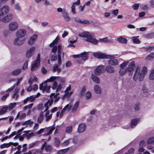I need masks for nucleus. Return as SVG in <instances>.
<instances>
[{"label": "nucleus", "instance_id": "1", "mask_svg": "<svg viewBox=\"0 0 154 154\" xmlns=\"http://www.w3.org/2000/svg\"><path fill=\"white\" fill-rule=\"evenodd\" d=\"M147 72L146 67H144L141 69L140 66H137L133 75V79L134 81H136L137 79L140 82L143 81Z\"/></svg>", "mask_w": 154, "mask_h": 154}, {"label": "nucleus", "instance_id": "2", "mask_svg": "<svg viewBox=\"0 0 154 154\" xmlns=\"http://www.w3.org/2000/svg\"><path fill=\"white\" fill-rule=\"evenodd\" d=\"M78 35L81 38H85L86 41L96 45L98 43V41L96 38H93L92 34L88 32H80Z\"/></svg>", "mask_w": 154, "mask_h": 154}, {"label": "nucleus", "instance_id": "3", "mask_svg": "<svg viewBox=\"0 0 154 154\" xmlns=\"http://www.w3.org/2000/svg\"><path fill=\"white\" fill-rule=\"evenodd\" d=\"M40 55L38 53L35 60L31 64V70L32 71L36 70L38 68L40 61Z\"/></svg>", "mask_w": 154, "mask_h": 154}, {"label": "nucleus", "instance_id": "4", "mask_svg": "<svg viewBox=\"0 0 154 154\" xmlns=\"http://www.w3.org/2000/svg\"><path fill=\"white\" fill-rule=\"evenodd\" d=\"M57 50H58V64L60 65L62 62L61 57V48L60 45H58L57 46H54L52 48L51 51L52 52L55 53Z\"/></svg>", "mask_w": 154, "mask_h": 154}, {"label": "nucleus", "instance_id": "5", "mask_svg": "<svg viewBox=\"0 0 154 154\" xmlns=\"http://www.w3.org/2000/svg\"><path fill=\"white\" fill-rule=\"evenodd\" d=\"M73 57L74 58H78L77 60L79 63H82V61L80 60L81 59L84 61H85L88 59V54L86 52H84L79 55H74Z\"/></svg>", "mask_w": 154, "mask_h": 154}, {"label": "nucleus", "instance_id": "6", "mask_svg": "<svg viewBox=\"0 0 154 154\" xmlns=\"http://www.w3.org/2000/svg\"><path fill=\"white\" fill-rule=\"evenodd\" d=\"M55 80L59 82L60 84L62 85L64 84L65 81V79L59 76H51L47 79V81L49 82H53Z\"/></svg>", "mask_w": 154, "mask_h": 154}, {"label": "nucleus", "instance_id": "7", "mask_svg": "<svg viewBox=\"0 0 154 154\" xmlns=\"http://www.w3.org/2000/svg\"><path fill=\"white\" fill-rule=\"evenodd\" d=\"M19 25L18 23L15 21L11 22L8 26L9 30L11 32L17 30L19 28Z\"/></svg>", "mask_w": 154, "mask_h": 154}, {"label": "nucleus", "instance_id": "8", "mask_svg": "<svg viewBox=\"0 0 154 154\" xmlns=\"http://www.w3.org/2000/svg\"><path fill=\"white\" fill-rule=\"evenodd\" d=\"M48 82H50L48 81L47 79L44 82H42L39 85V89L41 90H42L43 92H49V90L51 88V86L50 85H47V83Z\"/></svg>", "mask_w": 154, "mask_h": 154}, {"label": "nucleus", "instance_id": "9", "mask_svg": "<svg viewBox=\"0 0 154 154\" xmlns=\"http://www.w3.org/2000/svg\"><path fill=\"white\" fill-rule=\"evenodd\" d=\"M120 116L118 115L111 116L109 119V125H112L113 124H115L118 122Z\"/></svg>", "mask_w": 154, "mask_h": 154}, {"label": "nucleus", "instance_id": "10", "mask_svg": "<svg viewBox=\"0 0 154 154\" xmlns=\"http://www.w3.org/2000/svg\"><path fill=\"white\" fill-rule=\"evenodd\" d=\"M26 31L24 29H20L18 30L16 32V35L17 37L22 38L26 35Z\"/></svg>", "mask_w": 154, "mask_h": 154}, {"label": "nucleus", "instance_id": "11", "mask_svg": "<svg viewBox=\"0 0 154 154\" xmlns=\"http://www.w3.org/2000/svg\"><path fill=\"white\" fill-rule=\"evenodd\" d=\"M10 8L7 5L3 6L0 9V15L4 16L9 12Z\"/></svg>", "mask_w": 154, "mask_h": 154}, {"label": "nucleus", "instance_id": "12", "mask_svg": "<svg viewBox=\"0 0 154 154\" xmlns=\"http://www.w3.org/2000/svg\"><path fill=\"white\" fill-rule=\"evenodd\" d=\"M21 38L16 37L14 41V43L15 45L20 46L23 44L24 43L25 40L21 39Z\"/></svg>", "mask_w": 154, "mask_h": 154}, {"label": "nucleus", "instance_id": "13", "mask_svg": "<svg viewBox=\"0 0 154 154\" xmlns=\"http://www.w3.org/2000/svg\"><path fill=\"white\" fill-rule=\"evenodd\" d=\"M93 56L98 58L106 59L109 58V56L101 53L100 52H96L93 53Z\"/></svg>", "mask_w": 154, "mask_h": 154}, {"label": "nucleus", "instance_id": "14", "mask_svg": "<svg viewBox=\"0 0 154 154\" xmlns=\"http://www.w3.org/2000/svg\"><path fill=\"white\" fill-rule=\"evenodd\" d=\"M13 15L11 13L8 14L2 19V21L5 23H7L13 19Z\"/></svg>", "mask_w": 154, "mask_h": 154}, {"label": "nucleus", "instance_id": "15", "mask_svg": "<svg viewBox=\"0 0 154 154\" xmlns=\"http://www.w3.org/2000/svg\"><path fill=\"white\" fill-rule=\"evenodd\" d=\"M35 50V47L34 46L32 47L29 49L26 53V57L28 58L31 57L34 54Z\"/></svg>", "mask_w": 154, "mask_h": 154}, {"label": "nucleus", "instance_id": "16", "mask_svg": "<svg viewBox=\"0 0 154 154\" xmlns=\"http://www.w3.org/2000/svg\"><path fill=\"white\" fill-rule=\"evenodd\" d=\"M38 37V35L35 34H33L30 37L28 41V43L30 45H32L36 42Z\"/></svg>", "mask_w": 154, "mask_h": 154}, {"label": "nucleus", "instance_id": "17", "mask_svg": "<svg viewBox=\"0 0 154 154\" xmlns=\"http://www.w3.org/2000/svg\"><path fill=\"white\" fill-rule=\"evenodd\" d=\"M45 147V150L47 152H51L52 149L51 146L48 144H47L46 142H45L42 145L41 149L42 150Z\"/></svg>", "mask_w": 154, "mask_h": 154}, {"label": "nucleus", "instance_id": "18", "mask_svg": "<svg viewBox=\"0 0 154 154\" xmlns=\"http://www.w3.org/2000/svg\"><path fill=\"white\" fill-rule=\"evenodd\" d=\"M135 64V63L134 61H132L130 63L128 66L126 68L127 70V72H133L134 70Z\"/></svg>", "mask_w": 154, "mask_h": 154}, {"label": "nucleus", "instance_id": "19", "mask_svg": "<svg viewBox=\"0 0 154 154\" xmlns=\"http://www.w3.org/2000/svg\"><path fill=\"white\" fill-rule=\"evenodd\" d=\"M74 20L75 22L78 23L86 24H88L90 23V22L88 20L81 19L78 17L75 18Z\"/></svg>", "mask_w": 154, "mask_h": 154}, {"label": "nucleus", "instance_id": "20", "mask_svg": "<svg viewBox=\"0 0 154 154\" xmlns=\"http://www.w3.org/2000/svg\"><path fill=\"white\" fill-rule=\"evenodd\" d=\"M94 93L97 94H100L102 93V90L100 86L98 85H95L93 88Z\"/></svg>", "mask_w": 154, "mask_h": 154}, {"label": "nucleus", "instance_id": "21", "mask_svg": "<svg viewBox=\"0 0 154 154\" xmlns=\"http://www.w3.org/2000/svg\"><path fill=\"white\" fill-rule=\"evenodd\" d=\"M103 69V67L102 66H97L94 70V74L96 75H100L102 72Z\"/></svg>", "mask_w": 154, "mask_h": 154}, {"label": "nucleus", "instance_id": "22", "mask_svg": "<svg viewBox=\"0 0 154 154\" xmlns=\"http://www.w3.org/2000/svg\"><path fill=\"white\" fill-rule=\"evenodd\" d=\"M86 125L84 123H81L79 125L78 131L79 133H81L84 132L86 128Z\"/></svg>", "mask_w": 154, "mask_h": 154}, {"label": "nucleus", "instance_id": "23", "mask_svg": "<svg viewBox=\"0 0 154 154\" xmlns=\"http://www.w3.org/2000/svg\"><path fill=\"white\" fill-rule=\"evenodd\" d=\"M52 99H49V100L46 102L44 105L45 107V109L44 110V112H46L48 111L49 107L52 104Z\"/></svg>", "mask_w": 154, "mask_h": 154}, {"label": "nucleus", "instance_id": "24", "mask_svg": "<svg viewBox=\"0 0 154 154\" xmlns=\"http://www.w3.org/2000/svg\"><path fill=\"white\" fill-rule=\"evenodd\" d=\"M71 87L70 85H69V87L66 88L64 91L65 94L63 95V97H69L70 96L72 93V92H69L71 90Z\"/></svg>", "mask_w": 154, "mask_h": 154}, {"label": "nucleus", "instance_id": "25", "mask_svg": "<svg viewBox=\"0 0 154 154\" xmlns=\"http://www.w3.org/2000/svg\"><path fill=\"white\" fill-rule=\"evenodd\" d=\"M139 120V119L138 118H136L132 119L131 122V128H133L136 126L138 123V122Z\"/></svg>", "mask_w": 154, "mask_h": 154}, {"label": "nucleus", "instance_id": "26", "mask_svg": "<svg viewBox=\"0 0 154 154\" xmlns=\"http://www.w3.org/2000/svg\"><path fill=\"white\" fill-rule=\"evenodd\" d=\"M108 63L109 64L113 66L117 65L119 64L118 60L114 58H111L109 60Z\"/></svg>", "mask_w": 154, "mask_h": 154}, {"label": "nucleus", "instance_id": "27", "mask_svg": "<svg viewBox=\"0 0 154 154\" xmlns=\"http://www.w3.org/2000/svg\"><path fill=\"white\" fill-rule=\"evenodd\" d=\"M26 115L25 113H23L21 114V112H19L18 113L16 117L15 118V119L16 120L19 119L20 120H21L24 119L26 116Z\"/></svg>", "mask_w": 154, "mask_h": 154}, {"label": "nucleus", "instance_id": "28", "mask_svg": "<svg viewBox=\"0 0 154 154\" xmlns=\"http://www.w3.org/2000/svg\"><path fill=\"white\" fill-rule=\"evenodd\" d=\"M99 41L100 42L106 43H111L112 42V40L110 37H107L99 39Z\"/></svg>", "mask_w": 154, "mask_h": 154}, {"label": "nucleus", "instance_id": "29", "mask_svg": "<svg viewBox=\"0 0 154 154\" xmlns=\"http://www.w3.org/2000/svg\"><path fill=\"white\" fill-rule=\"evenodd\" d=\"M60 98L57 94H55L54 93H52L51 94L50 96V99H52V103L54 101L55 102H57L58 101Z\"/></svg>", "mask_w": 154, "mask_h": 154}, {"label": "nucleus", "instance_id": "30", "mask_svg": "<svg viewBox=\"0 0 154 154\" xmlns=\"http://www.w3.org/2000/svg\"><path fill=\"white\" fill-rule=\"evenodd\" d=\"M8 108L7 105H4L0 109V115L5 114L7 112Z\"/></svg>", "mask_w": 154, "mask_h": 154}, {"label": "nucleus", "instance_id": "31", "mask_svg": "<svg viewBox=\"0 0 154 154\" xmlns=\"http://www.w3.org/2000/svg\"><path fill=\"white\" fill-rule=\"evenodd\" d=\"M91 78L93 82L97 84H99L100 83V79L97 76L92 74Z\"/></svg>", "mask_w": 154, "mask_h": 154}, {"label": "nucleus", "instance_id": "32", "mask_svg": "<svg viewBox=\"0 0 154 154\" xmlns=\"http://www.w3.org/2000/svg\"><path fill=\"white\" fill-rule=\"evenodd\" d=\"M45 112V117L46 118L45 121L46 122L50 120L52 116V113L50 114V112L49 111H47L46 112Z\"/></svg>", "mask_w": 154, "mask_h": 154}, {"label": "nucleus", "instance_id": "33", "mask_svg": "<svg viewBox=\"0 0 154 154\" xmlns=\"http://www.w3.org/2000/svg\"><path fill=\"white\" fill-rule=\"evenodd\" d=\"M106 70L109 73H114L115 72V69L112 66L108 65L105 68Z\"/></svg>", "mask_w": 154, "mask_h": 154}, {"label": "nucleus", "instance_id": "34", "mask_svg": "<svg viewBox=\"0 0 154 154\" xmlns=\"http://www.w3.org/2000/svg\"><path fill=\"white\" fill-rule=\"evenodd\" d=\"M117 40L119 42L122 44H126L127 42V39L125 38H123L122 36H120L119 38H118Z\"/></svg>", "mask_w": 154, "mask_h": 154}, {"label": "nucleus", "instance_id": "35", "mask_svg": "<svg viewBox=\"0 0 154 154\" xmlns=\"http://www.w3.org/2000/svg\"><path fill=\"white\" fill-rule=\"evenodd\" d=\"M62 14L66 21H69L70 20V18L68 16V14L65 11H63Z\"/></svg>", "mask_w": 154, "mask_h": 154}, {"label": "nucleus", "instance_id": "36", "mask_svg": "<svg viewBox=\"0 0 154 154\" xmlns=\"http://www.w3.org/2000/svg\"><path fill=\"white\" fill-rule=\"evenodd\" d=\"M22 71L21 69H17L13 70L11 72L12 75L14 76H17L19 75Z\"/></svg>", "mask_w": 154, "mask_h": 154}, {"label": "nucleus", "instance_id": "37", "mask_svg": "<svg viewBox=\"0 0 154 154\" xmlns=\"http://www.w3.org/2000/svg\"><path fill=\"white\" fill-rule=\"evenodd\" d=\"M79 104V102H76L72 106V112L75 113L77 111Z\"/></svg>", "mask_w": 154, "mask_h": 154}, {"label": "nucleus", "instance_id": "38", "mask_svg": "<svg viewBox=\"0 0 154 154\" xmlns=\"http://www.w3.org/2000/svg\"><path fill=\"white\" fill-rule=\"evenodd\" d=\"M44 119V116L42 112L40 113L39 116L37 119V122L38 123H41L42 122Z\"/></svg>", "mask_w": 154, "mask_h": 154}, {"label": "nucleus", "instance_id": "39", "mask_svg": "<svg viewBox=\"0 0 154 154\" xmlns=\"http://www.w3.org/2000/svg\"><path fill=\"white\" fill-rule=\"evenodd\" d=\"M127 71L126 68H120L119 73L120 76H122L125 75Z\"/></svg>", "mask_w": 154, "mask_h": 154}, {"label": "nucleus", "instance_id": "40", "mask_svg": "<svg viewBox=\"0 0 154 154\" xmlns=\"http://www.w3.org/2000/svg\"><path fill=\"white\" fill-rule=\"evenodd\" d=\"M47 129L49 130V131L46 133L44 134V135H48L52 133V131L54 130L55 127L53 126H52L51 127H49Z\"/></svg>", "mask_w": 154, "mask_h": 154}, {"label": "nucleus", "instance_id": "41", "mask_svg": "<svg viewBox=\"0 0 154 154\" xmlns=\"http://www.w3.org/2000/svg\"><path fill=\"white\" fill-rule=\"evenodd\" d=\"M19 89H17L16 88L15 89V90L14 91V92L13 95L12 96V98H14L15 99H17L19 97V95L18 94H17V93L19 91Z\"/></svg>", "mask_w": 154, "mask_h": 154}, {"label": "nucleus", "instance_id": "42", "mask_svg": "<svg viewBox=\"0 0 154 154\" xmlns=\"http://www.w3.org/2000/svg\"><path fill=\"white\" fill-rule=\"evenodd\" d=\"M59 39V37H57L55 39V40L51 43L50 44V47H54V46H55V45L57 44L58 43Z\"/></svg>", "mask_w": 154, "mask_h": 154}, {"label": "nucleus", "instance_id": "43", "mask_svg": "<svg viewBox=\"0 0 154 154\" xmlns=\"http://www.w3.org/2000/svg\"><path fill=\"white\" fill-rule=\"evenodd\" d=\"M16 105V103H10L8 106H7L8 109L10 111L14 108Z\"/></svg>", "mask_w": 154, "mask_h": 154}, {"label": "nucleus", "instance_id": "44", "mask_svg": "<svg viewBox=\"0 0 154 154\" xmlns=\"http://www.w3.org/2000/svg\"><path fill=\"white\" fill-rule=\"evenodd\" d=\"M14 8L16 11H21V8L19 3H16L14 5Z\"/></svg>", "mask_w": 154, "mask_h": 154}, {"label": "nucleus", "instance_id": "45", "mask_svg": "<svg viewBox=\"0 0 154 154\" xmlns=\"http://www.w3.org/2000/svg\"><path fill=\"white\" fill-rule=\"evenodd\" d=\"M33 122L31 121V120L30 119L27 121H26L24 122H23V123L22 125H29V126H31L33 124Z\"/></svg>", "mask_w": 154, "mask_h": 154}, {"label": "nucleus", "instance_id": "46", "mask_svg": "<svg viewBox=\"0 0 154 154\" xmlns=\"http://www.w3.org/2000/svg\"><path fill=\"white\" fill-rule=\"evenodd\" d=\"M149 79L151 80H154V69L151 70L149 75Z\"/></svg>", "mask_w": 154, "mask_h": 154}, {"label": "nucleus", "instance_id": "47", "mask_svg": "<svg viewBox=\"0 0 154 154\" xmlns=\"http://www.w3.org/2000/svg\"><path fill=\"white\" fill-rule=\"evenodd\" d=\"M37 78L36 76L31 78L29 80V83L30 85L32 84L33 82L37 81Z\"/></svg>", "mask_w": 154, "mask_h": 154}, {"label": "nucleus", "instance_id": "48", "mask_svg": "<svg viewBox=\"0 0 154 154\" xmlns=\"http://www.w3.org/2000/svg\"><path fill=\"white\" fill-rule=\"evenodd\" d=\"M69 149V148L66 149H61L58 152V154H64Z\"/></svg>", "mask_w": 154, "mask_h": 154}, {"label": "nucleus", "instance_id": "49", "mask_svg": "<svg viewBox=\"0 0 154 154\" xmlns=\"http://www.w3.org/2000/svg\"><path fill=\"white\" fill-rule=\"evenodd\" d=\"M128 61H125L120 65V68H126L125 66L128 64Z\"/></svg>", "mask_w": 154, "mask_h": 154}, {"label": "nucleus", "instance_id": "50", "mask_svg": "<svg viewBox=\"0 0 154 154\" xmlns=\"http://www.w3.org/2000/svg\"><path fill=\"white\" fill-rule=\"evenodd\" d=\"M133 42L134 43L139 44L140 42L139 40L137 38V37H134L132 38Z\"/></svg>", "mask_w": 154, "mask_h": 154}, {"label": "nucleus", "instance_id": "51", "mask_svg": "<svg viewBox=\"0 0 154 154\" xmlns=\"http://www.w3.org/2000/svg\"><path fill=\"white\" fill-rule=\"evenodd\" d=\"M71 107V105L70 104H68L66 105L63 109L65 111H68L70 110Z\"/></svg>", "mask_w": 154, "mask_h": 154}, {"label": "nucleus", "instance_id": "52", "mask_svg": "<svg viewBox=\"0 0 154 154\" xmlns=\"http://www.w3.org/2000/svg\"><path fill=\"white\" fill-rule=\"evenodd\" d=\"M72 126H69L66 128L65 131L67 133H70L72 132Z\"/></svg>", "mask_w": 154, "mask_h": 154}, {"label": "nucleus", "instance_id": "53", "mask_svg": "<svg viewBox=\"0 0 154 154\" xmlns=\"http://www.w3.org/2000/svg\"><path fill=\"white\" fill-rule=\"evenodd\" d=\"M147 143L148 144L154 143V137H151L147 140Z\"/></svg>", "mask_w": 154, "mask_h": 154}, {"label": "nucleus", "instance_id": "54", "mask_svg": "<svg viewBox=\"0 0 154 154\" xmlns=\"http://www.w3.org/2000/svg\"><path fill=\"white\" fill-rule=\"evenodd\" d=\"M146 38H154V32L149 33L145 36Z\"/></svg>", "mask_w": 154, "mask_h": 154}, {"label": "nucleus", "instance_id": "55", "mask_svg": "<svg viewBox=\"0 0 154 154\" xmlns=\"http://www.w3.org/2000/svg\"><path fill=\"white\" fill-rule=\"evenodd\" d=\"M154 57V53L150 54L148 56L146 57V59L149 60H151L153 59Z\"/></svg>", "mask_w": 154, "mask_h": 154}, {"label": "nucleus", "instance_id": "56", "mask_svg": "<svg viewBox=\"0 0 154 154\" xmlns=\"http://www.w3.org/2000/svg\"><path fill=\"white\" fill-rule=\"evenodd\" d=\"M70 139H68L65 141L61 143V145L63 146H65L67 145L70 143Z\"/></svg>", "mask_w": 154, "mask_h": 154}, {"label": "nucleus", "instance_id": "57", "mask_svg": "<svg viewBox=\"0 0 154 154\" xmlns=\"http://www.w3.org/2000/svg\"><path fill=\"white\" fill-rule=\"evenodd\" d=\"M10 146V143H3L1 146L0 147L1 148H4L5 147L8 148Z\"/></svg>", "mask_w": 154, "mask_h": 154}, {"label": "nucleus", "instance_id": "58", "mask_svg": "<svg viewBox=\"0 0 154 154\" xmlns=\"http://www.w3.org/2000/svg\"><path fill=\"white\" fill-rule=\"evenodd\" d=\"M57 87L58 85L57 82H54L51 86L52 88L54 90H56Z\"/></svg>", "mask_w": 154, "mask_h": 154}, {"label": "nucleus", "instance_id": "59", "mask_svg": "<svg viewBox=\"0 0 154 154\" xmlns=\"http://www.w3.org/2000/svg\"><path fill=\"white\" fill-rule=\"evenodd\" d=\"M9 93H7L5 94L3 96L1 99V100L2 101H5L6 100L7 97L8 96H9Z\"/></svg>", "mask_w": 154, "mask_h": 154}, {"label": "nucleus", "instance_id": "60", "mask_svg": "<svg viewBox=\"0 0 154 154\" xmlns=\"http://www.w3.org/2000/svg\"><path fill=\"white\" fill-rule=\"evenodd\" d=\"M146 143L143 140L141 141L140 142L139 146L140 147H144L146 146Z\"/></svg>", "mask_w": 154, "mask_h": 154}, {"label": "nucleus", "instance_id": "61", "mask_svg": "<svg viewBox=\"0 0 154 154\" xmlns=\"http://www.w3.org/2000/svg\"><path fill=\"white\" fill-rule=\"evenodd\" d=\"M35 98L34 95H32L28 97V99H29V101L31 102H33L35 99Z\"/></svg>", "mask_w": 154, "mask_h": 154}, {"label": "nucleus", "instance_id": "62", "mask_svg": "<svg viewBox=\"0 0 154 154\" xmlns=\"http://www.w3.org/2000/svg\"><path fill=\"white\" fill-rule=\"evenodd\" d=\"M119 13V10L116 9L112 11V14L114 16L117 15Z\"/></svg>", "mask_w": 154, "mask_h": 154}, {"label": "nucleus", "instance_id": "63", "mask_svg": "<svg viewBox=\"0 0 154 154\" xmlns=\"http://www.w3.org/2000/svg\"><path fill=\"white\" fill-rule=\"evenodd\" d=\"M85 96L87 99H89L91 98V92L89 91H88L86 94Z\"/></svg>", "mask_w": 154, "mask_h": 154}, {"label": "nucleus", "instance_id": "64", "mask_svg": "<svg viewBox=\"0 0 154 154\" xmlns=\"http://www.w3.org/2000/svg\"><path fill=\"white\" fill-rule=\"evenodd\" d=\"M141 8L143 10L145 11L148 10L149 8L147 5L146 4L145 5H142Z\"/></svg>", "mask_w": 154, "mask_h": 154}]
</instances>
